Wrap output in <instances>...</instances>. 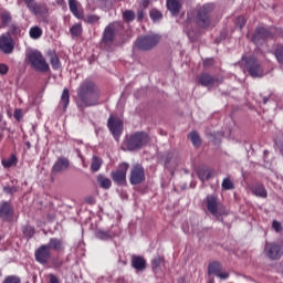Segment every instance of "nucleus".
<instances>
[{"label": "nucleus", "mask_w": 283, "mask_h": 283, "mask_svg": "<svg viewBox=\"0 0 283 283\" xmlns=\"http://www.w3.org/2000/svg\"><path fill=\"white\" fill-rule=\"evenodd\" d=\"M167 8L171 14H178V0H167Z\"/></svg>", "instance_id": "f704fd0d"}, {"label": "nucleus", "mask_w": 283, "mask_h": 283, "mask_svg": "<svg viewBox=\"0 0 283 283\" xmlns=\"http://www.w3.org/2000/svg\"><path fill=\"white\" fill-rule=\"evenodd\" d=\"M0 18L2 21V25H8V23H10V21H12V14L10 13V11H2L0 13Z\"/></svg>", "instance_id": "4c0bfd02"}, {"label": "nucleus", "mask_w": 283, "mask_h": 283, "mask_svg": "<svg viewBox=\"0 0 283 283\" xmlns=\"http://www.w3.org/2000/svg\"><path fill=\"white\" fill-rule=\"evenodd\" d=\"M205 202L208 212L211 213V216H214V218H220V216H224L227 213L220 208V203L218 202V196L207 195Z\"/></svg>", "instance_id": "0eeeda50"}, {"label": "nucleus", "mask_w": 283, "mask_h": 283, "mask_svg": "<svg viewBox=\"0 0 283 283\" xmlns=\"http://www.w3.org/2000/svg\"><path fill=\"white\" fill-rule=\"evenodd\" d=\"M107 127L114 136V139L118 140V138H120V134H123V120L114 118V116L111 115L107 120Z\"/></svg>", "instance_id": "9b49d317"}, {"label": "nucleus", "mask_w": 283, "mask_h": 283, "mask_svg": "<svg viewBox=\"0 0 283 283\" xmlns=\"http://www.w3.org/2000/svg\"><path fill=\"white\" fill-rule=\"evenodd\" d=\"M23 233L24 235H27V238H32L34 235V228H32L31 226H25L23 228Z\"/></svg>", "instance_id": "de8ad7c7"}, {"label": "nucleus", "mask_w": 283, "mask_h": 283, "mask_svg": "<svg viewBox=\"0 0 283 283\" xmlns=\"http://www.w3.org/2000/svg\"><path fill=\"white\" fill-rule=\"evenodd\" d=\"M188 138H189V140H191L193 147H200V145H202V139L200 138V135L196 130H192L188 135Z\"/></svg>", "instance_id": "cd10ccee"}, {"label": "nucleus", "mask_w": 283, "mask_h": 283, "mask_svg": "<svg viewBox=\"0 0 283 283\" xmlns=\"http://www.w3.org/2000/svg\"><path fill=\"white\" fill-rule=\"evenodd\" d=\"M101 101V88L90 78L82 81L76 88L75 105L80 112L87 107H96Z\"/></svg>", "instance_id": "f257e3e1"}, {"label": "nucleus", "mask_w": 283, "mask_h": 283, "mask_svg": "<svg viewBox=\"0 0 283 283\" xmlns=\"http://www.w3.org/2000/svg\"><path fill=\"white\" fill-rule=\"evenodd\" d=\"M136 19V13L133 10H126L123 12V20L127 23H132Z\"/></svg>", "instance_id": "e433bc0d"}, {"label": "nucleus", "mask_w": 283, "mask_h": 283, "mask_svg": "<svg viewBox=\"0 0 283 283\" xmlns=\"http://www.w3.org/2000/svg\"><path fill=\"white\" fill-rule=\"evenodd\" d=\"M70 32H71V36L75 39L81 36V34H83V24L81 23L73 24L70 29Z\"/></svg>", "instance_id": "c756f323"}, {"label": "nucleus", "mask_w": 283, "mask_h": 283, "mask_svg": "<svg viewBox=\"0 0 283 283\" xmlns=\"http://www.w3.org/2000/svg\"><path fill=\"white\" fill-rule=\"evenodd\" d=\"M245 70H248L252 78H261V76H264V69H262V64H260L258 59L253 56L245 59Z\"/></svg>", "instance_id": "6e6552de"}, {"label": "nucleus", "mask_w": 283, "mask_h": 283, "mask_svg": "<svg viewBox=\"0 0 283 283\" xmlns=\"http://www.w3.org/2000/svg\"><path fill=\"white\" fill-rule=\"evenodd\" d=\"M174 160V155L171 153L165 154L161 157V163H164V167L169 169V164Z\"/></svg>", "instance_id": "a19ab883"}, {"label": "nucleus", "mask_w": 283, "mask_h": 283, "mask_svg": "<svg viewBox=\"0 0 283 283\" xmlns=\"http://www.w3.org/2000/svg\"><path fill=\"white\" fill-rule=\"evenodd\" d=\"M28 63L35 70L36 72H50V64L45 61L43 53L41 51H31L27 55Z\"/></svg>", "instance_id": "20e7f679"}, {"label": "nucleus", "mask_w": 283, "mask_h": 283, "mask_svg": "<svg viewBox=\"0 0 283 283\" xmlns=\"http://www.w3.org/2000/svg\"><path fill=\"white\" fill-rule=\"evenodd\" d=\"M95 237L97 238V240H112V231L96 230Z\"/></svg>", "instance_id": "2f4dec72"}, {"label": "nucleus", "mask_w": 283, "mask_h": 283, "mask_svg": "<svg viewBox=\"0 0 283 283\" xmlns=\"http://www.w3.org/2000/svg\"><path fill=\"white\" fill-rule=\"evenodd\" d=\"M180 6H181L180 2H178V12H180Z\"/></svg>", "instance_id": "680f3d73"}, {"label": "nucleus", "mask_w": 283, "mask_h": 283, "mask_svg": "<svg viewBox=\"0 0 283 283\" xmlns=\"http://www.w3.org/2000/svg\"><path fill=\"white\" fill-rule=\"evenodd\" d=\"M13 118H15L18 123H21V118H23V111L21 108H15L13 112Z\"/></svg>", "instance_id": "09e8293b"}, {"label": "nucleus", "mask_w": 283, "mask_h": 283, "mask_svg": "<svg viewBox=\"0 0 283 283\" xmlns=\"http://www.w3.org/2000/svg\"><path fill=\"white\" fill-rule=\"evenodd\" d=\"M35 262L45 266L52 260V251L45 244L40 245L34 252Z\"/></svg>", "instance_id": "9d476101"}, {"label": "nucleus", "mask_w": 283, "mask_h": 283, "mask_svg": "<svg viewBox=\"0 0 283 283\" xmlns=\"http://www.w3.org/2000/svg\"><path fill=\"white\" fill-rule=\"evenodd\" d=\"M8 34L17 36V34H21V28L17 27L15 24H11Z\"/></svg>", "instance_id": "c03bdc74"}, {"label": "nucleus", "mask_w": 283, "mask_h": 283, "mask_svg": "<svg viewBox=\"0 0 283 283\" xmlns=\"http://www.w3.org/2000/svg\"><path fill=\"white\" fill-rule=\"evenodd\" d=\"M86 205H96V199L92 196L85 198Z\"/></svg>", "instance_id": "6e6d98bb"}, {"label": "nucleus", "mask_w": 283, "mask_h": 283, "mask_svg": "<svg viewBox=\"0 0 283 283\" xmlns=\"http://www.w3.org/2000/svg\"><path fill=\"white\" fill-rule=\"evenodd\" d=\"M149 143V136L145 133H134L125 140V147L128 151H135V149H140Z\"/></svg>", "instance_id": "39448f33"}, {"label": "nucleus", "mask_w": 283, "mask_h": 283, "mask_svg": "<svg viewBox=\"0 0 283 283\" xmlns=\"http://www.w3.org/2000/svg\"><path fill=\"white\" fill-rule=\"evenodd\" d=\"M29 35L34 40L41 39V36H43V30L39 27H32L29 31Z\"/></svg>", "instance_id": "72a5a7b5"}, {"label": "nucleus", "mask_w": 283, "mask_h": 283, "mask_svg": "<svg viewBox=\"0 0 283 283\" xmlns=\"http://www.w3.org/2000/svg\"><path fill=\"white\" fill-rule=\"evenodd\" d=\"M143 6L144 8H147V6H149V0H144Z\"/></svg>", "instance_id": "13d9d810"}, {"label": "nucleus", "mask_w": 283, "mask_h": 283, "mask_svg": "<svg viewBox=\"0 0 283 283\" xmlns=\"http://www.w3.org/2000/svg\"><path fill=\"white\" fill-rule=\"evenodd\" d=\"M213 63H216L213 59H211V57L210 59H206L203 61V67H211L213 65Z\"/></svg>", "instance_id": "864d4df0"}, {"label": "nucleus", "mask_w": 283, "mask_h": 283, "mask_svg": "<svg viewBox=\"0 0 283 283\" xmlns=\"http://www.w3.org/2000/svg\"><path fill=\"white\" fill-rule=\"evenodd\" d=\"M211 176H212V172L208 168H199L198 169V177L201 180V182L210 180Z\"/></svg>", "instance_id": "c85d7f7f"}, {"label": "nucleus", "mask_w": 283, "mask_h": 283, "mask_svg": "<svg viewBox=\"0 0 283 283\" xmlns=\"http://www.w3.org/2000/svg\"><path fill=\"white\" fill-rule=\"evenodd\" d=\"M97 182L102 189H111L112 188V180L109 178L98 175L97 176Z\"/></svg>", "instance_id": "bb28decb"}, {"label": "nucleus", "mask_w": 283, "mask_h": 283, "mask_svg": "<svg viewBox=\"0 0 283 283\" xmlns=\"http://www.w3.org/2000/svg\"><path fill=\"white\" fill-rule=\"evenodd\" d=\"M3 191L9 196H13V193H17L19 191V186H4Z\"/></svg>", "instance_id": "37998d69"}, {"label": "nucleus", "mask_w": 283, "mask_h": 283, "mask_svg": "<svg viewBox=\"0 0 283 283\" xmlns=\"http://www.w3.org/2000/svg\"><path fill=\"white\" fill-rule=\"evenodd\" d=\"M52 264L54 269H61V266H63V261H61L60 259H53Z\"/></svg>", "instance_id": "3c124183"}, {"label": "nucleus", "mask_w": 283, "mask_h": 283, "mask_svg": "<svg viewBox=\"0 0 283 283\" xmlns=\"http://www.w3.org/2000/svg\"><path fill=\"white\" fill-rule=\"evenodd\" d=\"M85 23H88L90 25H94V23H98L101 21V18L96 14H90L86 18L82 19Z\"/></svg>", "instance_id": "58836bf2"}, {"label": "nucleus", "mask_w": 283, "mask_h": 283, "mask_svg": "<svg viewBox=\"0 0 283 283\" xmlns=\"http://www.w3.org/2000/svg\"><path fill=\"white\" fill-rule=\"evenodd\" d=\"M49 283H61V280L54 274H49Z\"/></svg>", "instance_id": "603ef678"}, {"label": "nucleus", "mask_w": 283, "mask_h": 283, "mask_svg": "<svg viewBox=\"0 0 283 283\" xmlns=\"http://www.w3.org/2000/svg\"><path fill=\"white\" fill-rule=\"evenodd\" d=\"M160 43V36L158 34L142 35L136 39L133 50H140L147 52L154 50Z\"/></svg>", "instance_id": "7ed1b4c3"}, {"label": "nucleus", "mask_w": 283, "mask_h": 283, "mask_svg": "<svg viewBox=\"0 0 283 283\" xmlns=\"http://www.w3.org/2000/svg\"><path fill=\"white\" fill-rule=\"evenodd\" d=\"M61 104L65 112L67 109V106L70 105V90L64 88L61 95Z\"/></svg>", "instance_id": "7c9ffc66"}, {"label": "nucleus", "mask_w": 283, "mask_h": 283, "mask_svg": "<svg viewBox=\"0 0 283 283\" xmlns=\"http://www.w3.org/2000/svg\"><path fill=\"white\" fill-rule=\"evenodd\" d=\"M10 69L7 64L2 63L0 64V74L4 75Z\"/></svg>", "instance_id": "5fc2aeb1"}, {"label": "nucleus", "mask_w": 283, "mask_h": 283, "mask_svg": "<svg viewBox=\"0 0 283 283\" xmlns=\"http://www.w3.org/2000/svg\"><path fill=\"white\" fill-rule=\"evenodd\" d=\"M198 81L202 87H213L218 80L210 73L203 72L199 75Z\"/></svg>", "instance_id": "6ab92c4d"}, {"label": "nucleus", "mask_w": 283, "mask_h": 283, "mask_svg": "<svg viewBox=\"0 0 283 283\" xmlns=\"http://www.w3.org/2000/svg\"><path fill=\"white\" fill-rule=\"evenodd\" d=\"M28 10L39 17V14H48V4L45 3H36L34 0H23Z\"/></svg>", "instance_id": "4468645a"}, {"label": "nucleus", "mask_w": 283, "mask_h": 283, "mask_svg": "<svg viewBox=\"0 0 283 283\" xmlns=\"http://www.w3.org/2000/svg\"><path fill=\"white\" fill-rule=\"evenodd\" d=\"M269 103V97H263V104L266 105Z\"/></svg>", "instance_id": "bf43d9fd"}, {"label": "nucleus", "mask_w": 283, "mask_h": 283, "mask_svg": "<svg viewBox=\"0 0 283 283\" xmlns=\"http://www.w3.org/2000/svg\"><path fill=\"white\" fill-rule=\"evenodd\" d=\"M272 229H274V231H276V233H280V231H282V223H280V221L274 220L272 222Z\"/></svg>", "instance_id": "8fccbe9b"}, {"label": "nucleus", "mask_w": 283, "mask_h": 283, "mask_svg": "<svg viewBox=\"0 0 283 283\" xmlns=\"http://www.w3.org/2000/svg\"><path fill=\"white\" fill-rule=\"evenodd\" d=\"M129 169V164L122 163L118 165L115 171L111 172V178L115 185L119 187L127 184V171Z\"/></svg>", "instance_id": "423d86ee"}, {"label": "nucleus", "mask_w": 283, "mask_h": 283, "mask_svg": "<svg viewBox=\"0 0 283 283\" xmlns=\"http://www.w3.org/2000/svg\"><path fill=\"white\" fill-rule=\"evenodd\" d=\"M149 17L154 23H158V21H163V12H160L158 9H151L149 11Z\"/></svg>", "instance_id": "473e14b6"}, {"label": "nucleus", "mask_w": 283, "mask_h": 283, "mask_svg": "<svg viewBox=\"0 0 283 283\" xmlns=\"http://www.w3.org/2000/svg\"><path fill=\"white\" fill-rule=\"evenodd\" d=\"M145 180V168L140 164H135L130 168L129 182L130 185H143Z\"/></svg>", "instance_id": "1a4fd4ad"}, {"label": "nucleus", "mask_w": 283, "mask_h": 283, "mask_svg": "<svg viewBox=\"0 0 283 283\" xmlns=\"http://www.w3.org/2000/svg\"><path fill=\"white\" fill-rule=\"evenodd\" d=\"M2 283H21V279L15 275H9L4 279Z\"/></svg>", "instance_id": "49530a36"}, {"label": "nucleus", "mask_w": 283, "mask_h": 283, "mask_svg": "<svg viewBox=\"0 0 283 283\" xmlns=\"http://www.w3.org/2000/svg\"><path fill=\"white\" fill-rule=\"evenodd\" d=\"M210 283H213V279L210 281Z\"/></svg>", "instance_id": "e2e57ef3"}, {"label": "nucleus", "mask_w": 283, "mask_h": 283, "mask_svg": "<svg viewBox=\"0 0 283 283\" xmlns=\"http://www.w3.org/2000/svg\"><path fill=\"white\" fill-rule=\"evenodd\" d=\"M275 59L283 65V45H277L274 51Z\"/></svg>", "instance_id": "ea45409f"}, {"label": "nucleus", "mask_w": 283, "mask_h": 283, "mask_svg": "<svg viewBox=\"0 0 283 283\" xmlns=\"http://www.w3.org/2000/svg\"><path fill=\"white\" fill-rule=\"evenodd\" d=\"M216 11V3L208 2L197 8L196 23L201 30L211 28V14Z\"/></svg>", "instance_id": "f03ea898"}, {"label": "nucleus", "mask_w": 283, "mask_h": 283, "mask_svg": "<svg viewBox=\"0 0 283 283\" xmlns=\"http://www.w3.org/2000/svg\"><path fill=\"white\" fill-rule=\"evenodd\" d=\"M49 56H50L51 67L55 71L61 70V60L59 59V55H56V52L50 51Z\"/></svg>", "instance_id": "b1692460"}, {"label": "nucleus", "mask_w": 283, "mask_h": 283, "mask_svg": "<svg viewBox=\"0 0 283 283\" xmlns=\"http://www.w3.org/2000/svg\"><path fill=\"white\" fill-rule=\"evenodd\" d=\"M0 220H3V222H12L14 220V208L8 201L0 203Z\"/></svg>", "instance_id": "ddd939ff"}, {"label": "nucleus", "mask_w": 283, "mask_h": 283, "mask_svg": "<svg viewBox=\"0 0 283 283\" xmlns=\"http://www.w3.org/2000/svg\"><path fill=\"white\" fill-rule=\"evenodd\" d=\"M235 25H238V28H240V30H242V28H244L247 25V18L245 17H238L235 20Z\"/></svg>", "instance_id": "a18cd8bd"}, {"label": "nucleus", "mask_w": 283, "mask_h": 283, "mask_svg": "<svg viewBox=\"0 0 283 283\" xmlns=\"http://www.w3.org/2000/svg\"><path fill=\"white\" fill-rule=\"evenodd\" d=\"M221 187L222 189H226V191H229L234 189L235 186L233 185V181H231V178L227 177L223 179Z\"/></svg>", "instance_id": "79ce46f5"}, {"label": "nucleus", "mask_w": 283, "mask_h": 283, "mask_svg": "<svg viewBox=\"0 0 283 283\" xmlns=\"http://www.w3.org/2000/svg\"><path fill=\"white\" fill-rule=\"evenodd\" d=\"M78 1L76 0H69V9L70 12L75 17V19H85V12L83 9L78 8Z\"/></svg>", "instance_id": "aec40b11"}, {"label": "nucleus", "mask_w": 283, "mask_h": 283, "mask_svg": "<svg viewBox=\"0 0 283 283\" xmlns=\"http://www.w3.org/2000/svg\"><path fill=\"white\" fill-rule=\"evenodd\" d=\"M208 275H216L220 280H228L229 273L222 272V263L214 261L208 265Z\"/></svg>", "instance_id": "2eb2a0df"}, {"label": "nucleus", "mask_w": 283, "mask_h": 283, "mask_svg": "<svg viewBox=\"0 0 283 283\" xmlns=\"http://www.w3.org/2000/svg\"><path fill=\"white\" fill-rule=\"evenodd\" d=\"M70 169V159L67 157H59L52 166V174H61V171H67Z\"/></svg>", "instance_id": "f3484780"}, {"label": "nucleus", "mask_w": 283, "mask_h": 283, "mask_svg": "<svg viewBox=\"0 0 283 283\" xmlns=\"http://www.w3.org/2000/svg\"><path fill=\"white\" fill-rule=\"evenodd\" d=\"M130 262L133 269L136 271H145V269H147V261L140 255H133Z\"/></svg>", "instance_id": "4be33fe9"}, {"label": "nucleus", "mask_w": 283, "mask_h": 283, "mask_svg": "<svg viewBox=\"0 0 283 283\" xmlns=\"http://www.w3.org/2000/svg\"><path fill=\"white\" fill-rule=\"evenodd\" d=\"M27 145V149H30L32 147V145L30 144V142H25Z\"/></svg>", "instance_id": "052dcab7"}, {"label": "nucleus", "mask_w": 283, "mask_h": 283, "mask_svg": "<svg viewBox=\"0 0 283 283\" xmlns=\"http://www.w3.org/2000/svg\"><path fill=\"white\" fill-rule=\"evenodd\" d=\"M116 29L114 28V24H108L103 32L102 35V43H104L105 45H112V43H114V39L116 36L115 34Z\"/></svg>", "instance_id": "a211bd4d"}, {"label": "nucleus", "mask_w": 283, "mask_h": 283, "mask_svg": "<svg viewBox=\"0 0 283 283\" xmlns=\"http://www.w3.org/2000/svg\"><path fill=\"white\" fill-rule=\"evenodd\" d=\"M102 166H103V160H101V158H98L97 156H94L91 164V170L98 171Z\"/></svg>", "instance_id": "c9c22d12"}, {"label": "nucleus", "mask_w": 283, "mask_h": 283, "mask_svg": "<svg viewBox=\"0 0 283 283\" xmlns=\"http://www.w3.org/2000/svg\"><path fill=\"white\" fill-rule=\"evenodd\" d=\"M2 167L6 169H10V167H17V163H19V159L17 158V155L12 154L8 159H2Z\"/></svg>", "instance_id": "a878e982"}, {"label": "nucleus", "mask_w": 283, "mask_h": 283, "mask_svg": "<svg viewBox=\"0 0 283 283\" xmlns=\"http://www.w3.org/2000/svg\"><path fill=\"white\" fill-rule=\"evenodd\" d=\"M50 251H56L57 253L64 251L63 240L59 238H51L49 243L45 244Z\"/></svg>", "instance_id": "412c9836"}, {"label": "nucleus", "mask_w": 283, "mask_h": 283, "mask_svg": "<svg viewBox=\"0 0 283 283\" xmlns=\"http://www.w3.org/2000/svg\"><path fill=\"white\" fill-rule=\"evenodd\" d=\"M145 19V11L138 10L137 11V21H143Z\"/></svg>", "instance_id": "4d7b16f0"}, {"label": "nucleus", "mask_w": 283, "mask_h": 283, "mask_svg": "<svg viewBox=\"0 0 283 283\" xmlns=\"http://www.w3.org/2000/svg\"><path fill=\"white\" fill-rule=\"evenodd\" d=\"M251 191L253 196H256V198H268L269 191H266V187L262 184H256L251 187Z\"/></svg>", "instance_id": "5701e85b"}, {"label": "nucleus", "mask_w": 283, "mask_h": 283, "mask_svg": "<svg viewBox=\"0 0 283 283\" xmlns=\"http://www.w3.org/2000/svg\"><path fill=\"white\" fill-rule=\"evenodd\" d=\"M0 52L3 54H12L14 52V41L12 38L6 34L0 36Z\"/></svg>", "instance_id": "dca6fc26"}, {"label": "nucleus", "mask_w": 283, "mask_h": 283, "mask_svg": "<svg viewBox=\"0 0 283 283\" xmlns=\"http://www.w3.org/2000/svg\"><path fill=\"white\" fill-rule=\"evenodd\" d=\"M165 264V256L157 255L151 261V269L155 273L160 271V268Z\"/></svg>", "instance_id": "393cba45"}, {"label": "nucleus", "mask_w": 283, "mask_h": 283, "mask_svg": "<svg viewBox=\"0 0 283 283\" xmlns=\"http://www.w3.org/2000/svg\"><path fill=\"white\" fill-rule=\"evenodd\" d=\"M265 253L270 260H280L283 255V248L276 242H266Z\"/></svg>", "instance_id": "f8f14e48"}]
</instances>
